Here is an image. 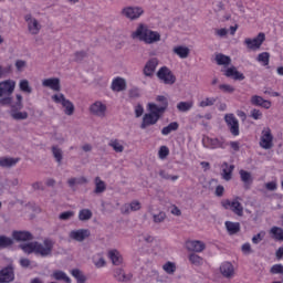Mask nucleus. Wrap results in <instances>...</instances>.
Listing matches in <instances>:
<instances>
[{"label":"nucleus","mask_w":283,"mask_h":283,"mask_svg":"<svg viewBox=\"0 0 283 283\" xmlns=\"http://www.w3.org/2000/svg\"><path fill=\"white\" fill-rule=\"evenodd\" d=\"M52 277L54 280H57V282L72 283V279H70V276H67V273H65L61 270L54 271L52 274Z\"/></svg>","instance_id":"nucleus-33"},{"label":"nucleus","mask_w":283,"mask_h":283,"mask_svg":"<svg viewBox=\"0 0 283 283\" xmlns=\"http://www.w3.org/2000/svg\"><path fill=\"white\" fill-rule=\"evenodd\" d=\"M222 207L224 209H231L235 216L242 218L244 216V207L240 203V197H237L234 200H226L222 202Z\"/></svg>","instance_id":"nucleus-7"},{"label":"nucleus","mask_w":283,"mask_h":283,"mask_svg":"<svg viewBox=\"0 0 283 283\" xmlns=\"http://www.w3.org/2000/svg\"><path fill=\"white\" fill-rule=\"evenodd\" d=\"M193 107V102H179L177 109L179 112H189Z\"/></svg>","instance_id":"nucleus-49"},{"label":"nucleus","mask_w":283,"mask_h":283,"mask_svg":"<svg viewBox=\"0 0 283 283\" xmlns=\"http://www.w3.org/2000/svg\"><path fill=\"white\" fill-rule=\"evenodd\" d=\"M250 116L253 118V120H262V111L253 108L250 113Z\"/></svg>","instance_id":"nucleus-57"},{"label":"nucleus","mask_w":283,"mask_h":283,"mask_svg":"<svg viewBox=\"0 0 283 283\" xmlns=\"http://www.w3.org/2000/svg\"><path fill=\"white\" fill-rule=\"evenodd\" d=\"M107 258L114 266H120L123 264V254L116 249L108 250Z\"/></svg>","instance_id":"nucleus-22"},{"label":"nucleus","mask_w":283,"mask_h":283,"mask_svg":"<svg viewBox=\"0 0 283 283\" xmlns=\"http://www.w3.org/2000/svg\"><path fill=\"white\" fill-rule=\"evenodd\" d=\"M148 109L150 113H146L144 115L143 122L140 125L142 129H147V127H149L151 125H156V123H158V120H160V116H163V112L156 109L155 103H149Z\"/></svg>","instance_id":"nucleus-3"},{"label":"nucleus","mask_w":283,"mask_h":283,"mask_svg":"<svg viewBox=\"0 0 283 283\" xmlns=\"http://www.w3.org/2000/svg\"><path fill=\"white\" fill-rule=\"evenodd\" d=\"M87 178L85 177H80V178H70L67 180L69 187L74 188L75 185H86Z\"/></svg>","instance_id":"nucleus-44"},{"label":"nucleus","mask_w":283,"mask_h":283,"mask_svg":"<svg viewBox=\"0 0 283 283\" xmlns=\"http://www.w3.org/2000/svg\"><path fill=\"white\" fill-rule=\"evenodd\" d=\"M52 154L53 157L55 158L56 163L61 165L63 163V150L59 148L57 146L52 147Z\"/></svg>","instance_id":"nucleus-45"},{"label":"nucleus","mask_w":283,"mask_h":283,"mask_svg":"<svg viewBox=\"0 0 283 283\" xmlns=\"http://www.w3.org/2000/svg\"><path fill=\"white\" fill-rule=\"evenodd\" d=\"M163 270L167 275H174L176 273V263L168 261L163 265Z\"/></svg>","instance_id":"nucleus-47"},{"label":"nucleus","mask_w":283,"mask_h":283,"mask_svg":"<svg viewBox=\"0 0 283 283\" xmlns=\"http://www.w3.org/2000/svg\"><path fill=\"white\" fill-rule=\"evenodd\" d=\"M216 62L219 65H231V57L229 55H224L222 53H219L216 55Z\"/></svg>","instance_id":"nucleus-39"},{"label":"nucleus","mask_w":283,"mask_h":283,"mask_svg":"<svg viewBox=\"0 0 283 283\" xmlns=\"http://www.w3.org/2000/svg\"><path fill=\"white\" fill-rule=\"evenodd\" d=\"M228 145L231 147L232 151H240V142H230Z\"/></svg>","instance_id":"nucleus-64"},{"label":"nucleus","mask_w":283,"mask_h":283,"mask_svg":"<svg viewBox=\"0 0 283 283\" xmlns=\"http://www.w3.org/2000/svg\"><path fill=\"white\" fill-rule=\"evenodd\" d=\"M14 244V241L10 237L0 235V250L1 249H8V247H12Z\"/></svg>","instance_id":"nucleus-42"},{"label":"nucleus","mask_w":283,"mask_h":283,"mask_svg":"<svg viewBox=\"0 0 283 283\" xmlns=\"http://www.w3.org/2000/svg\"><path fill=\"white\" fill-rule=\"evenodd\" d=\"M133 39H138L139 41H144V43H147L148 45H151V43H158L160 41V33L158 31H151L149 30L145 24H139L132 33Z\"/></svg>","instance_id":"nucleus-2"},{"label":"nucleus","mask_w":283,"mask_h":283,"mask_svg":"<svg viewBox=\"0 0 283 283\" xmlns=\"http://www.w3.org/2000/svg\"><path fill=\"white\" fill-rule=\"evenodd\" d=\"M186 249L187 251H191V253H202L207 249V245L200 240H191L186 242Z\"/></svg>","instance_id":"nucleus-18"},{"label":"nucleus","mask_w":283,"mask_h":283,"mask_svg":"<svg viewBox=\"0 0 283 283\" xmlns=\"http://www.w3.org/2000/svg\"><path fill=\"white\" fill-rule=\"evenodd\" d=\"M132 211H140V202L133 201L130 203H126L122 207V213H132Z\"/></svg>","instance_id":"nucleus-30"},{"label":"nucleus","mask_w":283,"mask_h":283,"mask_svg":"<svg viewBox=\"0 0 283 283\" xmlns=\"http://www.w3.org/2000/svg\"><path fill=\"white\" fill-rule=\"evenodd\" d=\"M270 59H271V54H269V52H263L258 55L256 61L259 63H263V65H269Z\"/></svg>","instance_id":"nucleus-51"},{"label":"nucleus","mask_w":283,"mask_h":283,"mask_svg":"<svg viewBox=\"0 0 283 283\" xmlns=\"http://www.w3.org/2000/svg\"><path fill=\"white\" fill-rule=\"evenodd\" d=\"M52 101L53 103H57L64 107V114L66 116H72V114H74V104L70 99L65 98L63 93L54 94L52 96Z\"/></svg>","instance_id":"nucleus-4"},{"label":"nucleus","mask_w":283,"mask_h":283,"mask_svg":"<svg viewBox=\"0 0 283 283\" xmlns=\"http://www.w3.org/2000/svg\"><path fill=\"white\" fill-rule=\"evenodd\" d=\"M270 235L272 240H275L276 242H283V229L281 227H272L270 229Z\"/></svg>","instance_id":"nucleus-28"},{"label":"nucleus","mask_w":283,"mask_h":283,"mask_svg":"<svg viewBox=\"0 0 283 283\" xmlns=\"http://www.w3.org/2000/svg\"><path fill=\"white\" fill-rule=\"evenodd\" d=\"M108 147H112V149L116 154H123L125 151V146L123 145V140H119V139H111L108 143Z\"/></svg>","instance_id":"nucleus-31"},{"label":"nucleus","mask_w":283,"mask_h":283,"mask_svg":"<svg viewBox=\"0 0 283 283\" xmlns=\"http://www.w3.org/2000/svg\"><path fill=\"white\" fill-rule=\"evenodd\" d=\"M12 238L17 242H30V240H34V235L30 231H13Z\"/></svg>","instance_id":"nucleus-24"},{"label":"nucleus","mask_w":283,"mask_h":283,"mask_svg":"<svg viewBox=\"0 0 283 283\" xmlns=\"http://www.w3.org/2000/svg\"><path fill=\"white\" fill-rule=\"evenodd\" d=\"M224 76L228 78H234V81H244V74L240 73L235 66L227 69Z\"/></svg>","instance_id":"nucleus-26"},{"label":"nucleus","mask_w":283,"mask_h":283,"mask_svg":"<svg viewBox=\"0 0 283 283\" xmlns=\"http://www.w3.org/2000/svg\"><path fill=\"white\" fill-rule=\"evenodd\" d=\"M270 273H272V275H280L283 273V265L282 264H274L272 265Z\"/></svg>","instance_id":"nucleus-56"},{"label":"nucleus","mask_w":283,"mask_h":283,"mask_svg":"<svg viewBox=\"0 0 283 283\" xmlns=\"http://www.w3.org/2000/svg\"><path fill=\"white\" fill-rule=\"evenodd\" d=\"M122 14L130 21H136V19H140L145 14V10L140 7H126L122 10Z\"/></svg>","instance_id":"nucleus-11"},{"label":"nucleus","mask_w":283,"mask_h":283,"mask_svg":"<svg viewBox=\"0 0 283 283\" xmlns=\"http://www.w3.org/2000/svg\"><path fill=\"white\" fill-rule=\"evenodd\" d=\"M218 98L216 97H206L201 102H199L200 107H213L216 105Z\"/></svg>","instance_id":"nucleus-48"},{"label":"nucleus","mask_w":283,"mask_h":283,"mask_svg":"<svg viewBox=\"0 0 283 283\" xmlns=\"http://www.w3.org/2000/svg\"><path fill=\"white\" fill-rule=\"evenodd\" d=\"M224 224L229 235H235V233H240V222L226 221Z\"/></svg>","instance_id":"nucleus-32"},{"label":"nucleus","mask_w":283,"mask_h":283,"mask_svg":"<svg viewBox=\"0 0 283 283\" xmlns=\"http://www.w3.org/2000/svg\"><path fill=\"white\" fill-rule=\"evenodd\" d=\"M91 232L88 229H77V230H72L69 233V238L71 240H74L75 242H85L87 238H90Z\"/></svg>","instance_id":"nucleus-15"},{"label":"nucleus","mask_w":283,"mask_h":283,"mask_svg":"<svg viewBox=\"0 0 283 283\" xmlns=\"http://www.w3.org/2000/svg\"><path fill=\"white\" fill-rule=\"evenodd\" d=\"M254 107H263L264 109H271V101L264 99L262 96L253 95L250 101Z\"/></svg>","instance_id":"nucleus-21"},{"label":"nucleus","mask_w":283,"mask_h":283,"mask_svg":"<svg viewBox=\"0 0 283 283\" xmlns=\"http://www.w3.org/2000/svg\"><path fill=\"white\" fill-rule=\"evenodd\" d=\"M174 54L179 56V59H189V54H191V50L185 45H177L172 49Z\"/></svg>","instance_id":"nucleus-27"},{"label":"nucleus","mask_w":283,"mask_h":283,"mask_svg":"<svg viewBox=\"0 0 283 283\" xmlns=\"http://www.w3.org/2000/svg\"><path fill=\"white\" fill-rule=\"evenodd\" d=\"M224 122L230 129L232 136H240V122L237 119L235 115L230 113L224 115Z\"/></svg>","instance_id":"nucleus-10"},{"label":"nucleus","mask_w":283,"mask_h":283,"mask_svg":"<svg viewBox=\"0 0 283 283\" xmlns=\"http://www.w3.org/2000/svg\"><path fill=\"white\" fill-rule=\"evenodd\" d=\"M11 109L9 112L10 115L13 114V112H21L23 109V103L15 102L14 104H11Z\"/></svg>","instance_id":"nucleus-60"},{"label":"nucleus","mask_w":283,"mask_h":283,"mask_svg":"<svg viewBox=\"0 0 283 283\" xmlns=\"http://www.w3.org/2000/svg\"><path fill=\"white\" fill-rule=\"evenodd\" d=\"M24 21L27 23L28 32L31 33L33 36H36V34L41 32V22H39L36 18L32 17V13L25 14Z\"/></svg>","instance_id":"nucleus-8"},{"label":"nucleus","mask_w":283,"mask_h":283,"mask_svg":"<svg viewBox=\"0 0 283 283\" xmlns=\"http://www.w3.org/2000/svg\"><path fill=\"white\" fill-rule=\"evenodd\" d=\"M158 156H159L160 160H165V158H167V156H169V147L161 146L159 148Z\"/></svg>","instance_id":"nucleus-55"},{"label":"nucleus","mask_w":283,"mask_h":283,"mask_svg":"<svg viewBox=\"0 0 283 283\" xmlns=\"http://www.w3.org/2000/svg\"><path fill=\"white\" fill-rule=\"evenodd\" d=\"M111 90H113V92H125V90H127V82L123 77H115L112 81Z\"/></svg>","instance_id":"nucleus-25"},{"label":"nucleus","mask_w":283,"mask_h":283,"mask_svg":"<svg viewBox=\"0 0 283 283\" xmlns=\"http://www.w3.org/2000/svg\"><path fill=\"white\" fill-rule=\"evenodd\" d=\"M240 178L242 180V182H244V185H249V182H251V172L247 171V170H240Z\"/></svg>","instance_id":"nucleus-52"},{"label":"nucleus","mask_w":283,"mask_h":283,"mask_svg":"<svg viewBox=\"0 0 283 283\" xmlns=\"http://www.w3.org/2000/svg\"><path fill=\"white\" fill-rule=\"evenodd\" d=\"M92 262L96 269H103L107 265V261H105V256L103 253H96L92 258Z\"/></svg>","instance_id":"nucleus-29"},{"label":"nucleus","mask_w":283,"mask_h":283,"mask_svg":"<svg viewBox=\"0 0 283 283\" xmlns=\"http://www.w3.org/2000/svg\"><path fill=\"white\" fill-rule=\"evenodd\" d=\"M17 163H19V158H12V157L0 158V167H3V168L14 167Z\"/></svg>","instance_id":"nucleus-37"},{"label":"nucleus","mask_w":283,"mask_h":283,"mask_svg":"<svg viewBox=\"0 0 283 283\" xmlns=\"http://www.w3.org/2000/svg\"><path fill=\"white\" fill-rule=\"evenodd\" d=\"M74 216V211L70 210V211H64L62 213H60L59 216V220H72V217Z\"/></svg>","instance_id":"nucleus-58"},{"label":"nucleus","mask_w":283,"mask_h":283,"mask_svg":"<svg viewBox=\"0 0 283 283\" xmlns=\"http://www.w3.org/2000/svg\"><path fill=\"white\" fill-rule=\"evenodd\" d=\"M233 169H235V166L229 165V163L227 161L221 165V177L223 178V180H226L227 182L231 180V178L233 177Z\"/></svg>","instance_id":"nucleus-23"},{"label":"nucleus","mask_w":283,"mask_h":283,"mask_svg":"<svg viewBox=\"0 0 283 283\" xmlns=\"http://www.w3.org/2000/svg\"><path fill=\"white\" fill-rule=\"evenodd\" d=\"M20 249H22L28 255L34 253L35 255H40V258H50L54 251V240L45 238L42 243L33 241L21 244Z\"/></svg>","instance_id":"nucleus-1"},{"label":"nucleus","mask_w":283,"mask_h":283,"mask_svg":"<svg viewBox=\"0 0 283 283\" xmlns=\"http://www.w3.org/2000/svg\"><path fill=\"white\" fill-rule=\"evenodd\" d=\"M160 61L157 57L149 59L143 69V74L147 78H154V74H156V69L158 67Z\"/></svg>","instance_id":"nucleus-12"},{"label":"nucleus","mask_w":283,"mask_h":283,"mask_svg":"<svg viewBox=\"0 0 283 283\" xmlns=\"http://www.w3.org/2000/svg\"><path fill=\"white\" fill-rule=\"evenodd\" d=\"M167 214L160 211L158 214H153V220L156 224H160V222H165Z\"/></svg>","instance_id":"nucleus-53"},{"label":"nucleus","mask_w":283,"mask_h":283,"mask_svg":"<svg viewBox=\"0 0 283 283\" xmlns=\"http://www.w3.org/2000/svg\"><path fill=\"white\" fill-rule=\"evenodd\" d=\"M205 140L208 149H227V147H229V143L223 138L207 137Z\"/></svg>","instance_id":"nucleus-16"},{"label":"nucleus","mask_w":283,"mask_h":283,"mask_svg":"<svg viewBox=\"0 0 283 283\" xmlns=\"http://www.w3.org/2000/svg\"><path fill=\"white\" fill-rule=\"evenodd\" d=\"M42 86L52 90L53 92H61V78L49 77L42 81Z\"/></svg>","instance_id":"nucleus-19"},{"label":"nucleus","mask_w":283,"mask_h":283,"mask_svg":"<svg viewBox=\"0 0 283 283\" xmlns=\"http://www.w3.org/2000/svg\"><path fill=\"white\" fill-rule=\"evenodd\" d=\"M19 88L23 94H32V86H30V81L28 80H21L19 82Z\"/></svg>","instance_id":"nucleus-40"},{"label":"nucleus","mask_w":283,"mask_h":283,"mask_svg":"<svg viewBox=\"0 0 283 283\" xmlns=\"http://www.w3.org/2000/svg\"><path fill=\"white\" fill-rule=\"evenodd\" d=\"M265 189H268V191H276L277 190V182L270 181V182L265 184Z\"/></svg>","instance_id":"nucleus-62"},{"label":"nucleus","mask_w":283,"mask_h":283,"mask_svg":"<svg viewBox=\"0 0 283 283\" xmlns=\"http://www.w3.org/2000/svg\"><path fill=\"white\" fill-rule=\"evenodd\" d=\"M0 105H12V95H4V97L0 98Z\"/></svg>","instance_id":"nucleus-61"},{"label":"nucleus","mask_w":283,"mask_h":283,"mask_svg":"<svg viewBox=\"0 0 283 283\" xmlns=\"http://www.w3.org/2000/svg\"><path fill=\"white\" fill-rule=\"evenodd\" d=\"M188 260L193 264V266H202V264H205V259L196 253H190L188 255Z\"/></svg>","instance_id":"nucleus-38"},{"label":"nucleus","mask_w":283,"mask_h":283,"mask_svg":"<svg viewBox=\"0 0 283 283\" xmlns=\"http://www.w3.org/2000/svg\"><path fill=\"white\" fill-rule=\"evenodd\" d=\"M114 277L117 280V282H127L129 281V277L125 275V271L123 269H115L114 270Z\"/></svg>","instance_id":"nucleus-41"},{"label":"nucleus","mask_w":283,"mask_h":283,"mask_svg":"<svg viewBox=\"0 0 283 283\" xmlns=\"http://www.w3.org/2000/svg\"><path fill=\"white\" fill-rule=\"evenodd\" d=\"M220 273L223 277L231 280V277L235 275V268H233V264H231V262H223L220 265Z\"/></svg>","instance_id":"nucleus-20"},{"label":"nucleus","mask_w":283,"mask_h":283,"mask_svg":"<svg viewBox=\"0 0 283 283\" xmlns=\"http://www.w3.org/2000/svg\"><path fill=\"white\" fill-rule=\"evenodd\" d=\"M266 35H264V33H259L258 36L253 39L247 38L243 43L248 48V50H252L253 52H255L256 50H260V48H262V43H264Z\"/></svg>","instance_id":"nucleus-9"},{"label":"nucleus","mask_w":283,"mask_h":283,"mask_svg":"<svg viewBox=\"0 0 283 283\" xmlns=\"http://www.w3.org/2000/svg\"><path fill=\"white\" fill-rule=\"evenodd\" d=\"M156 101H157V103H160V105L158 106L156 104L155 109L165 114L167 107H169V102L167 101V97H165L164 95H159V96L156 97Z\"/></svg>","instance_id":"nucleus-34"},{"label":"nucleus","mask_w":283,"mask_h":283,"mask_svg":"<svg viewBox=\"0 0 283 283\" xmlns=\"http://www.w3.org/2000/svg\"><path fill=\"white\" fill-rule=\"evenodd\" d=\"M259 145L262 149H273V133L271 128L264 127L262 129Z\"/></svg>","instance_id":"nucleus-6"},{"label":"nucleus","mask_w":283,"mask_h":283,"mask_svg":"<svg viewBox=\"0 0 283 283\" xmlns=\"http://www.w3.org/2000/svg\"><path fill=\"white\" fill-rule=\"evenodd\" d=\"M27 63L23 60L15 61V67L18 72H23V69L25 67Z\"/></svg>","instance_id":"nucleus-63"},{"label":"nucleus","mask_w":283,"mask_h":283,"mask_svg":"<svg viewBox=\"0 0 283 283\" xmlns=\"http://www.w3.org/2000/svg\"><path fill=\"white\" fill-rule=\"evenodd\" d=\"M14 282V266L8 265L0 270V283Z\"/></svg>","instance_id":"nucleus-17"},{"label":"nucleus","mask_w":283,"mask_h":283,"mask_svg":"<svg viewBox=\"0 0 283 283\" xmlns=\"http://www.w3.org/2000/svg\"><path fill=\"white\" fill-rule=\"evenodd\" d=\"M219 90L226 94H233V92H235V88L230 84H220Z\"/></svg>","instance_id":"nucleus-54"},{"label":"nucleus","mask_w":283,"mask_h":283,"mask_svg":"<svg viewBox=\"0 0 283 283\" xmlns=\"http://www.w3.org/2000/svg\"><path fill=\"white\" fill-rule=\"evenodd\" d=\"M265 235H266V232H264V231L259 232L256 235H254L252 238L253 244H260V242H262V240H264Z\"/></svg>","instance_id":"nucleus-59"},{"label":"nucleus","mask_w":283,"mask_h":283,"mask_svg":"<svg viewBox=\"0 0 283 283\" xmlns=\"http://www.w3.org/2000/svg\"><path fill=\"white\" fill-rule=\"evenodd\" d=\"M17 87V82L13 80H6L0 82V98L2 96H12L14 94V90Z\"/></svg>","instance_id":"nucleus-13"},{"label":"nucleus","mask_w":283,"mask_h":283,"mask_svg":"<svg viewBox=\"0 0 283 283\" xmlns=\"http://www.w3.org/2000/svg\"><path fill=\"white\" fill-rule=\"evenodd\" d=\"M95 189H94V193H105V191L107 190V185H105V181H103L101 179V177H95Z\"/></svg>","instance_id":"nucleus-35"},{"label":"nucleus","mask_w":283,"mask_h":283,"mask_svg":"<svg viewBox=\"0 0 283 283\" xmlns=\"http://www.w3.org/2000/svg\"><path fill=\"white\" fill-rule=\"evenodd\" d=\"M78 220H81V222H85L87 220H92V210L90 209H82L78 212Z\"/></svg>","instance_id":"nucleus-43"},{"label":"nucleus","mask_w":283,"mask_h":283,"mask_svg":"<svg viewBox=\"0 0 283 283\" xmlns=\"http://www.w3.org/2000/svg\"><path fill=\"white\" fill-rule=\"evenodd\" d=\"M179 127H180V124H178V122H171L170 124H168L161 129V135L169 136V134H171L172 132H178Z\"/></svg>","instance_id":"nucleus-36"},{"label":"nucleus","mask_w":283,"mask_h":283,"mask_svg":"<svg viewBox=\"0 0 283 283\" xmlns=\"http://www.w3.org/2000/svg\"><path fill=\"white\" fill-rule=\"evenodd\" d=\"M10 116L11 118H13V120H28V112L13 111V114H11Z\"/></svg>","instance_id":"nucleus-50"},{"label":"nucleus","mask_w":283,"mask_h":283,"mask_svg":"<svg viewBox=\"0 0 283 283\" xmlns=\"http://www.w3.org/2000/svg\"><path fill=\"white\" fill-rule=\"evenodd\" d=\"M71 275H73L77 283H85L87 281V277L83 275V272L78 269H74L71 271Z\"/></svg>","instance_id":"nucleus-46"},{"label":"nucleus","mask_w":283,"mask_h":283,"mask_svg":"<svg viewBox=\"0 0 283 283\" xmlns=\"http://www.w3.org/2000/svg\"><path fill=\"white\" fill-rule=\"evenodd\" d=\"M90 112L93 116H98V118H105L107 114V105L103 102L97 101L90 106Z\"/></svg>","instance_id":"nucleus-14"},{"label":"nucleus","mask_w":283,"mask_h":283,"mask_svg":"<svg viewBox=\"0 0 283 283\" xmlns=\"http://www.w3.org/2000/svg\"><path fill=\"white\" fill-rule=\"evenodd\" d=\"M157 78H159L164 85H174V83H176V75L167 66H161L157 71Z\"/></svg>","instance_id":"nucleus-5"}]
</instances>
